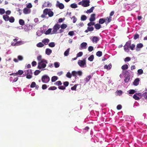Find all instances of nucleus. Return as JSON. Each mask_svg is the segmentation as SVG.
Instances as JSON below:
<instances>
[{
    "label": "nucleus",
    "mask_w": 147,
    "mask_h": 147,
    "mask_svg": "<svg viewBox=\"0 0 147 147\" xmlns=\"http://www.w3.org/2000/svg\"><path fill=\"white\" fill-rule=\"evenodd\" d=\"M135 47V45L134 44H132L131 45V40L127 42L123 47L125 51L127 52H128L129 51V48L131 50H133Z\"/></svg>",
    "instance_id": "1"
},
{
    "label": "nucleus",
    "mask_w": 147,
    "mask_h": 147,
    "mask_svg": "<svg viewBox=\"0 0 147 147\" xmlns=\"http://www.w3.org/2000/svg\"><path fill=\"white\" fill-rule=\"evenodd\" d=\"M47 14L49 17H51L53 16L54 13L50 9H45L43 10V13L41 15V17L43 18H45Z\"/></svg>",
    "instance_id": "2"
},
{
    "label": "nucleus",
    "mask_w": 147,
    "mask_h": 147,
    "mask_svg": "<svg viewBox=\"0 0 147 147\" xmlns=\"http://www.w3.org/2000/svg\"><path fill=\"white\" fill-rule=\"evenodd\" d=\"M60 26L58 24H55L53 27V30L52 31L51 34H56L57 33V30L60 28Z\"/></svg>",
    "instance_id": "3"
},
{
    "label": "nucleus",
    "mask_w": 147,
    "mask_h": 147,
    "mask_svg": "<svg viewBox=\"0 0 147 147\" xmlns=\"http://www.w3.org/2000/svg\"><path fill=\"white\" fill-rule=\"evenodd\" d=\"M50 80L49 77L47 75L43 76L42 78V82L44 83H47Z\"/></svg>",
    "instance_id": "4"
},
{
    "label": "nucleus",
    "mask_w": 147,
    "mask_h": 147,
    "mask_svg": "<svg viewBox=\"0 0 147 147\" xmlns=\"http://www.w3.org/2000/svg\"><path fill=\"white\" fill-rule=\"evenodd\" d=\"M78 63L80 67H83L86 64V60L85 59L83 60H79L78 61Z\"/></svg>",
    "instance_id": "5"
},
{
    "label": "nucleus",
    "mask_w": 147,
    "mask_h": 147,
    "mask_svg": "<svg viewBox=\"0 0 147 147\" xmlns=\"http://www.w3.org/2000/svg\"><path fill=\"white\" fill-rule=\"evenodd\" d=\"M56 6L61 9H63L64 7V5L63 3H60L58 1H57Z\"/></svg>",
    "instance_id": "6"
},
{
    "label": "nucleus",
    "mask_w": 147,
    "mask_h": 147,
    "mask_svg": "<svg viewBox=\"0 0 147 147\" xmlns=\"http://www.w3.org/2000/svg\"><path fill=\"white\" fill-rule=\"evenodd\" d=\"M46 66V64L45 63H38V68L39 69L45 68Z\"/></svg>",
    "instance_id": "7"
},
{
    "label": "nucleus",
    "mask_w": 147,
    "mask_h": 147,
    "mask_svg": "<svg viewBox=\"0 0 147 147\" xmlns=\"http://www.w3.org/2000/svg\"><path fill=\"white\" fill-rule=\"evenodd\" d=\"M99 40V38L98 37L96 36L92 37V40L93 43H96Z\"/></svg>",
    "instance_id": "8"
},
{
    "label": "nucleus",
    "mask_w": 147,
    "mask_h": 147,
    "mask_svg": "<svg viewBox=\"0 0 147 147\" xmlns=\"http://www.w3.org/2000/svg\"><path fill=\"white\" fill-rule=\"evenodd\" d=\"M90 0H83V6L84 7H87L90 5Z\"/></svg>",
    "instance_id": "9"
},
{
    "label": "nucleus",
    "mask_w": 147,
    "mask_h": 147,
    "mask_svg": "<svg viewBox=\"0 0 147 147\" xmlns=\"http://www.w3.org/2000/svg\"><path fill=\"white\" fill-rule=\"evenodd\" d=\"M96 14L95 13H92L90 15V18H89V20L90 22H93L95 20Z\"/></svg>",
    "instance_id": "10"
},
{
    "label": "nucleus",
    "mask_w": 147,
    "mask_h": 147,
    "mask_svg": "<svg viewBox=\"0 0 147 147\" xmlns=\"http://www.w3.org/2000/svg\"><path fill=\"white\" fill-rule=\"evenodd\" d=\"M143 46V45L142 43H139L137 44L136 47V51H138L140 50L139 48H142Z\"/></svg>",
    "instance_id": "11"
},
{
    "label": "nucleus",
    "mask_w": 147,
    "mask_h": 147,
    "mask_svg": "<svg viewBox=\"0 0 147 147\" xmlns=\"http://www.w3.org/2000/svg\"><path fill=\"white\" fill-rule=\"evenodd\" d=\"M30 12L31 10L29 9L26 7L23 9V13L25 14L30 13Z\"/></svg>",
    "instance_id": "12"
},
{
    "label": "nucleus",
    "mask_w": 147,
    "mask_h": 147,
    "mask_svg": "<svg viewBox=\"0 0 147 147\" xmlns=\"http://www.w3.org/2000/svg\"><path fill=\"white\" fill-rule=\"evenodd\" d=\"M140 81V80L139 78L136 79L133 82V84L135 86H138L139 84Z\"/></svg>",
    "instance_id": "13"
},
{
    "label": "nucleus",
    "mask_w": 147,
    "mask_h": 147,
    "mask_svg": "<svg viewBox=\"0 0 147 147\" xmlns=\"http://www.w3.org/2000/svg\"><path fill=\"white\" fill-rule=\"evenodd\" d=\"M22 44V42L21 41H18L16 42V43H14V42L12 43L11 45L12 46H19L21 45Z\"/></svg>",
    "instance_id": "14"
},
{
    "label": "nucleus",
    "mask_w": 147,
    "mask_h": 147,
    "mask_svg": "<svg viewBox=\"0 0 147 147\" xmlns=\"http://www.w3.org/2000/svg\"><path fill=\"white\" fill-rule=\"evenodd\" d=\"M94 8V7H92L90 9L87 10L86 11V13H90L92 12Z\"/></svg>",
    "instance_id": "15"
},
{
    "label": "nucleus",
    "mask_w": 147,
    "mask_h": 147,
    "mask_svg": "<svg viewBox=\"0 0 147 147\" xmlns=\"http://www.w3.org/2000/svg\"><path fill=\"white\" fill-rule=\"evenodd\" d=\"M52 50L49 49H46L45 53L48 55H50L52 53Z\"/></svg>",
    "instance_id": "16"
},
{
    "label": "nucleus",
    "mask_w": 147,
    "mask_h": 147,
    "mask_svg": "<svg viewBox=\"0 0 147 147\" xmlns=\"http://www.w3.org/2000/svg\"><path fill=\"white\" fill-rule=\"evenodd\" d=\"M49 41V40L47 38H45L43 39L42 42H43L44 44L45 45H47Z\"/></svg>",
    "instance_id": "17"
},
{
    "label": "nucleus",
    "mask_w": 147,
    "mask_h": 147,
    "mask_svg": "<svg viewBox=\"0 0 147 147\" xmlns=\"http://www.w3.org/2000/svg\"><path fill=\"white\" fill-rule=\"evenodd\" d=\"M106 22V20L104 18H100L99 20V23L100 24H102Z\"/></svg>",
    "instance_id": "18"
},
{
    "label": "nucleus",
    "mask_w": 147,
    "mask_h": 147,
    "mask_svg": "<svg viewBox=\"0 0 147 147\" xmlns=\"http://www.w3.org/2000/svg\"><path fill=\"white\" fill-rule=\"evenodd\" d=\"M112 67V65L111 64H109L108 65H106L104 66V68L108 69H110Z\"/></svg>",
    "instance_id": "19"
},
{
    "label": "nucleus",
    "mask_w": 147,
    "mask_h": 147,
    "mask_svg": "<svg viewBox=\"0 0 147 147\" xmlns=\"http://www.w3.org/2000/svg\"><path fill=\"white\" fill-rule=\"evenodd\" d=\"M29 74L32 75V73L31 69H29L25 71V74Z\"/></svg>",
    "instance_id": "20"
},
{
    "label": "nucleus",
    "mask_w": 147,
    "mask_h": 147,
    "mask_svg": "<svg viewBox=\"0 0 147 147\" xmlns=\"http://www.w3.org/2000/svg\"><path fill=\"white\" fill-rule=\"evenodd\" d=\"M94 27L96 29H99L101 27V26L99 24H94Z\"/></svg>",
    "instance_id": "21"
},
{
    "label": "nucleus",
    "mask_w": 147,
    "mask_h": 147,
    "mask_svg": "<svg viewBox=\"0 0 147 147\" xmlns=\"http://www.w3.org/2000/svg\"><path fill=\"white\" fill-rule=\"evenodd\" d=\"M3 18L5 21H7L9 20V17L7 15H4L3 16Z\"/></svg>",
    "instance_id": "22"
},
{
    "label": "nucleus",
    "mask_w": 147,
    "mask_h": 147,
    "mask_svg": "<svg viewBox=\"0 0 147 147\" xmlns=\"http://www.w3.org/2000/svg\"><path fill=\"white\" fill-rule=\"evenodd\" d=\"M58 77L56 76H53L51 78V81L54 82L58 80Z\"/></svg>",
    "instance_id": "23"
},
{
    "label": "nucleus",
    "mask_w": 147,
    "mask_h": 147,
    "mask_svg": "<svg viewBox=\"0 0 147 147\" xmlns=\"http://www.w3.org/2000/svg\"><path fill=\"white\" fill-rule=\"evenodd\" d=\"M9 20L8 21L11 23H13L15 21V19L13 16H11L10 17H9Z\"/></svg>",
    "instance_id": "24"
},
{
    "label": "nucleus",
    "mask_w": 147,
    "mask_h": 147,
    "mask_svg": "<svg viewBox=\"0 0 147 147\" xmlns=\"http://www.w3.org/2000/svg\"><path fill=\"white\" fill-rule=\"evenodd\" d=\"M91 78V77L90 75L87 76L86 78L84 79L85 82H88L90 80Z\"/></svg>",
    "instance_id": "25"
},
{
    "label": "nucleus",
    "mask_w": 147,
    "mask_h": 147,
    "mask_svg": "<svg viewBox=\"0 0 147 147\" xmlns=\"http://www.w3.org/2000/svg\"><path fill=\"white\" fill-rule=\"evenodd\" d=\"M70 50V48L68 49L64 52V55L65 56H67L69 54V52Z\"/></svg>",
    "instance_id": "26"
},
{
    "label": "nucleus",
    "mask_w": 147,
    "mask_h": 147,
    "mask_svg": "<svg viewBox=\"0 0 147 147\" xmlns=\"http://www.w3.org/2000/svg\"><path fill=\"white\" fill-rule=\"evenodd\" d=\"M87 17L85 15H82L81 16V20L82 21H85L86 20Z\"/></svg>",
    "instance_id": "27"
},
{
    "label": "nucleus",
    "mask_w": 147,
    "mask_h": 147,
    "mask_svg": "<svg viewBox=\"0 0 147 147\" xmlns=\"http://www.w3.org/2000/svg\"><path fill=\"white\" fill-rule=\"evenodd\" d=\"M96 54L97 56L100 57L102 55V53L101 51H98L96 52Z\"/></svg>",
    "instance_id": "28"
},
{
    "label": "nucleus",
    "mask_w": 147,
    "mask_h": 147,
    "mask_svg": "<svg viewBox=\"0 0 147 147\" xmlns=\"http://www.w3.org/2000/svg\"><path fill=\"white\" fill-rule=\"evenodd\" d=\"M19 23L21 25H23L24 24V21L22 19H20L19 20Z\"/></svg>",
    "instance_id": "29"
},
{
    "label": "nucleus",
    "mask_w": 147,
    "mask_h": 147,
    "mask_svg": "<svg viewBox=\"0 0 147 147\" xmlns=\"http://www.w3.org/2000/svg\"><path fill=\"white\" fill-rule=\"evenodd\" d=\"M87 45V44L86 43L83 42L81 44V47L82 48H84Z\"/></svg>",
    "instance_id": "30"
},
{
    "label": "nucleus",
    "mask_w": 147,
    "mask_h": 147,
    "mask_svg": "<svg viewBox=\"0 0 147 147\" xmlns=\"http://www.w3.org/2000/svg\"><path fill=\"white\" fill-rule=\"evenodd\" d=\"M36 46L38 47H42L44 46V45L41 42H40L37 44Z\"/></svg>",
    "instance_id": "31"
},
{
    "label": "nucleus",
    "mask_w": 147,
    "mask_h": 147,
    "mask_svg": "<svg viewBox=\"0 0 147 147\" xmlns=\"http://www.w3.org/2000/svg\"><path fill=\"white\" fill-rule=\"evenodd\" d=\"M94 59V56L93 55H92L88 57V59L89 61H93Z\"/></svg>",
    "instance_id": "32"
},
{
    "label": "nucleus",
    "mask_w": 147,
    "mask_h": 147,
    "mask_svg": "<svg viewBox=\"0 0 147 147\" xmlns=\"http://www.w3.org/2000/svg\"><path fill=\"white\" fill-rule=\"evenodd\" d=\"M128 68V66L127 64L123 65L121 67V68L123 70L127 69Z\"/></svg>",
    "instance_id": "33"
},
{
    "label": "nucleus",
    "mask_w": 147,
    "mask_h": 147,
    "mask_svg": "<svg viewBox=\"0 0 147 147\" xmlns=\"http://www.w3.org/2000/svg\"><path fill=\"white\" fill-rule=\"evenodd\" d=\"M67 26L66 24H63L61 25L60 27L61 29H64L66 28L67 27Z\"/></svg>",
    "instance_id": "34"
},
{
    "label": "nucleus",
    "mask_w": 147,
    "mask_h": 147,
    "mask_svg": "<svg viewBox=\"0 0 147 147\" xmlns=\"http://www.w3.org/2000/svg\"><path fill=\"white\" fill-rule=\"evenodd\" d=\"M73 19V22L74 23H75L76 22L77 20V18L74 16H72V18H71V19Z\"/></svg>",
    "instance_id": "35"
},
{
    "label": "nucleus",
    "mask_w": 147,
    "mask_h": 147,
    "mask_svg": "<svg viewBox=\"0 0 147 147\" xmlns=\"http://www.w3.org/2000/svg\"><path fill=\"white\" fill-rule=\"evenodd\" d=\"M77 85L78 84H77L73 86L71 88V90H76Z\"/></svg>",
    "instance_id": "36"
},
{
    "label": "nucleus",
    "mask_w": 147,
    "mask_h": 147,
    "mask_svg": "<svg viewBox=\"0 0 147 147\" xmlns=\"http://www.w3.org/2000/svg\"><path fill=\"white\" fill-rule=\"evenodd\" d=\"M51 29L49 28L48 30H47L46 32H45V34H49L51 32Z\"/></svg>",
    "instance_id": "37"
},
{
    "label": "nucleus",
    "mask_w": 147,
    "mask_h": 147,
    "mask_svg": "<svg viewBox=\"0 0 147 147\" xmlns=\"http://www.w3.org/2000/svg\"><path fill=\"white\" fill-rule=\"evenodd\" d=\"M70 7L72 8H75L77 7V6L76 4L73 3L71 5Z\"/></svg>",
    "instance_id": "38"
},
{
    "label": "nucleus",
    "mask_w": 147,
    "mask_h": 147,
    "mask_svg": "<svg viewBox=\"0 0 147 147\" xmlns=\"http://www.w3.org/2000/svg\"><path fill=\"white\" fill-rule=\"evenodd\" d=\"M57 88L55 86H52L48 88L49 90H54L57 89Z\"/></svg>",
    "instance_id": "39"
},
{
    "label": "nucleus",
    "mask_w": 147,
    "mask_h": 147,
    "mask_svg": "<svg viewBox=\"0 0 147 147\" xmlns=\"http://www.w3.org/2000/svg\"><path fill=\"white\" fill-rule=\"evenodd\" d=\"M49 45L50 47H55V44L54 42H51L49 44Z\"/></svg>",
    "instance_id": "40"
},
{
    "label": "nucleus",
    "mask_w": 147,
    "mask_h": 147,
    "mask_svg": "<svg viewBox=\"0 0 147 147\" xmlns=\"http://www.w3.org/2000/svg\"><path fill=\"white\" fill-rule=\"evenodd\" d=\"M133 98L136 100H138L140 99V98L136 94L134 95Z\"/></svg>",
    "instance_id": "41"
},
{
    "label": "nucleus",
    "mask_w": 147,
    "mask_h": 147,
    "mask_svg": "<svg viewBox=\"0 0 147 147\" xmlns=\"http://www.w3.org/2000/svg\"><path fill=\"white\" fill-rule=\"evenodd\" d=\"M136 92V91L134 90H129V93L130 94H134Z\"/></svg>",
    "instance_id": "42"
},
{
    "label": "nucleus",
    "mask_w": 147,
    "mask_h": 147,
    "mask_svg": "<svg viewBox=\"0 0 147 147\" xmlns=\"http://www.w3.org/2000/svg\"><path fill=\"white\" fill-rule=\"evenodd\" d=\"M62 84V83L60 81H58L55 84L58 86L61 85Z\"/></svg>",
    "instance_id": "43"
},
{
    "label": "nucleus",
    "mask_w": 147,
    "mask_h": 147,
    "mask_svg": "<svg viewBox=\"0 0 147 147\" xmlns=\"http://www.w3.org/2000/svg\"><path fill=\"white\" fill-rule=\"evenodd\" d=\"M54 66L56 68H58L59 66V63L55 62L54 63Z\"/></svg>",
    "instance_id": "44"
},
{
    "label": "nucleus",
    "mask_w": 147,
    "mask_h": 147,
    "mask_svg": "<svg viewBox=\"0 0 147 147\" xmlns=\"http://www.w3.org/2000/svg\"><path fill=\"white\" fill-rule=\"evenodd\" d=\"M36 83H35V82H32V83L30 86L31 88H33L35 87V86H36Z\"/></svg>",
    "instance_id": "45"
},
{
    "label": "nucleus",
    "mask_w": 147,
    "mask_h": 147,
    "mask_svg": "<svg viewBox=\"0 0 147 147\" xmlns=\"http://www.w3.org/2000/svg\"><path fill=\"white\" fill-rule=\"evenodd\" d=\"M5 13V10L3 8L0 9V14H2Z\"/></svg>",
    "instance_id": "46"
},
{
    "label": "nucleus",
    "mask_w": 147,
    "mask_h": 147,
    "mask_svg": "<svg viewBox=\"0 0 147 147\" xmlns=\"http://www.w3.org/2000/svg\"><path fill=\"white\" fill-rule=\"evenodd\" d=\"M95 23L94 22H90L89 23H88L87 24V25L88 26H91L94 25Z\"/></svg>",
    "instance_id": "47"
},
{
    "label": "nucleus",
    "mask_w": 147,
    "mask_h": 147,
    "mask_svg": "<svg viewBox=\"0 0 147 147\" xmlns=\"http://www.w3.org/2000/svg\"><path fill=\"white\" fill-rule=\"evenodd\" d=\"M93 50V47L92 46H90L88 48V51L90 52L92 51Z\"/></svg>",
    "instance_id": "48"
},
{
    "label": "nucleus",
    "mask_w": 147,
    "mask_h": 147,
    "mask_svg": "<svg viewBox=\"0 0 147 147\" xmlns=\"http://www.w3.org/2000/svg\"><path fill=\"white\" fill-rule=\"evenodd\" d=\"M105 20H106V24H107L109 23L111 21L108 18V17H107V18L105 19Z\"/></svg>",
    "instance_id": "49"
},
{
    "label": "nucleus",
    "mask_w": 147,
    "mask_h": 147,
    "mask_svg": "<svg viewBox=\"0 0 147 147\" xmlns=\"http://www.w3.org/2000/svg\"><path fill=\"white\" fill-rule=\"evenodd\" d=\"M25 74L26 75V78L27 79H31L32 77V75H31V74Z\"/></svg>",
    "instance_id": "50"
},
{
    "label": "nucleus",
    "mask_w": 147,
    "mask_h": 147,
    "mask_svg": "<svg viewBox=\"0 0 147 147\" xmlns=\"http://www.w3.org/2000/svg\"><path fill=\"white\" fill-rule=\"evenodd\" d=\"M83 55V53L82 52H80L77 55V57H79L82 56Z\"/></svg>",
    "instance_id": "51"
},
{
    "label": "nucleus",
    "mask_w": 147,
    "mask_h": 147,
    "mask_svg": "<svg viewBox=\"0 0 147 147\" xmlns=\"http://www.w3.org/2000/svg\"><path fill=\"white\" fill-rule=\"evenodd\" d=\"M138 73L139 75H141L143 73V71L141 69H140L138 70Z\"/></svg>",
    "instance_id": "52"
},
{
    "label": "nucleus",
    "mask_w": 147,
    "mask_h": 147,
    "mask_svg": "<svg viewBox=\"0 0 147 147\" xmlns=\"http://www.w3.org/2000/svg\"><path fill=\"white\" fill-rule=\"evenodd\" d=\"M68 34L70 36H72L74 35V32L73 31H70L68 32Z\"/></svg>",
    "instance_id": "53"
},
{
    "label": "nucleus",
    "mask_w": 147,
    "mask_h": 147,
    "mask_svg": "<svg viewBox=\"0 0 147 147\" xmlns=\"http://www.w3.org/2000/svg\"><path fill=\"white\" fill-rule=\"evenodd\" d=\"M39 63H45L46 64H47L48 63L47 61L44 59H42L40 62H39Z\"/></svg>",
    "instance_id": "54"
},
{
    "label": "nucleus",
    "mask_w": 147,
    "mask_h": 147,
    "mask_svg": "<svg viewBox=\"0 0 147 147\" xmlns=\"http://www.w3.org/2000/svg\"><path fill=\"white\" fill-rule=\"evenodd\" d=\"M72 75L74 77H76L77 76V72L75 71H73L72 72Z\"/></svg>",
    "instance_id": "55"
},
{
    "label": "nucleus",
    "mask_w": 147,
    "mask_h": 147,
    "mask_svg": "<svg viewBox=\"0 0 147 147\" xmlns=\"http://www.w3.org/2000/svg\"><path fill=\"white\" fill-rule=\"evenodd\" d=\"M69 84V82H68L66 81L63 82V85L65 87L68 86Z\"/></svg>",
    "instance_id": "56"
},
{
    "label": "nucleus",
    "mask_w": 147,
    "mask_h": 147,
    "mask_svg": "<svg viewBox=\"0 0 147 147\" xmlns=\"http://www.w3.org/2000/svg\"><path fill=\"white\" fill-rule=\"evenodd\" d=\"M87 29H88V30H89V31H92L94 29V28L92 26L91 27H88L87 28Z\"/></svg>",
    "instance_id": "57"
},
{
    "label": "nucleus",
    "mask_w": 147,
    "mask_h": 147,
    "mask_svg": "<svg viewBox=\"0 0 147 147\" xmlns=\"http://www.w3.org/2000/svg\"><path fill=\"white\" fill-rule=\"evenodd\" d=\"M40 72L39 70H36L34 72V74L36 76L39 74Z\"/></svg>",
    "instance_id": "58"
},
{
    "label": "nucleus",
    "mask_w": 147,
    "mask_h": 147,
    "mask_svg": "<svg viewBox=\"0 0 147 147\" xmlns=\"http://www.w3.org/2000/svg\"><path fill=\"white\" fill-rule=\"evenodd\" d=\"M131 60V58L129 57H127L125 58L124 59V61L125 62L129 61Z\"/></svg>",
    "instance_id": "59"
},
{
    "label": "nucleus",
    "mask_w": 147,
    "mask_h": 147,
    "mask_svg": "<svg viewBox=\"0 0 147 147\" xmlns=\"http://www.w3.org/2000/svg\"><path fill=\"white\" fill-rule=\"evenodd\" d=\"M58 88L59 89L62 90H64L65 89V87L63 86H59Z\"/></svg>",
    "instance_id": "60"
},
{
    "label": "nucleus",
    "mask_w": 147,
    "mask_h": 147,
    "mask_svg": "<svg viewBox=\"0 0 147 147\" xmlns=\"http://www.w3.org/2000/svg\"><path fill=\"white\" fill-rule=\"evenodd\" d=\"M37 59L39 62H40L42 59V56L41 55H39L37 57Z\"/></svg>",
    "instance_id": "61"
},
{
    "label": "nucleus",
    "mask_w": 147,
    "mask_h": 147,
    "mask_svg": "<svg viewBox=\"0 0 147 147\" xmlns=\"http://www.w3.org/2000/svg\"><path fill=\"white\" fill-rule=\"evenodd\" d=\"M139 37V35L137 34H135L134 37V39L135 40H136Z\"/></svg>",
    "instance_id": "62"
},
{
    "label": "nucleus",
    "mask_w": 147,
    "mask_h": 147,
    "mask_svg": "<svg viewBox=\"0 0 147 147\" xmlns=\"http://www.w3.org/2000/svg\"><path fill=\"white\" fill-rule=\"evenodd\" d=\"M142 95L145 98L147 99V92H144L143 94Z\"/></svg>",
    "instance_id": "63"
},
{
    "label": "nucleus",
    "mask_w": 147,
    "mask_h": 147,
    "mask_svg": "<svg viewBox=\"0 0 147 147\" xmlns=\"http://www.w3.org/2000/svg\"><path fill=\"white\" fill-rule=\"evenodd\" d=\"M66 76L69 78H71V75L69 72H68L66 74Z\"/></svg>",
    "instance_id": "64"
}]
</instances>
